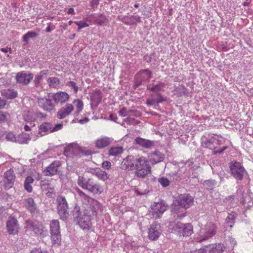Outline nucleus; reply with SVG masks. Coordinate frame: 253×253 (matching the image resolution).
Segmentation results:
<instances>
[{
    "label": "nucleus",
    "instance_id": "obj_34",
    "mask_svg": "<svg viewBox=\"0 0 253 253\" xmlns=\"http://www.w3.org/2000/svg\"><path fill=\"white\" fill-rule=\"evenodd\" d=\"M31 139L29 134L22 133L16 136V143L19 144H27Z\"/></svg>",
    "mask_w": 253,
    "mask_h": 253
},
{
    "label": "nucleus",
    "instance_id": "obj_5",
    "mask_svg": "<svg viewBox=\"0 0 253 253\" xmlns=\"http://www.w3.org/2000/svg\"><path fill=\"white\" fill-rule=\"evenodd\" d=\"M217 227L212 222L208 223L200 232L199 242H202L213 237L216 233Z\"/></svg>",
    "mask_w": 253,
    "mask_h": 253
},
{
    "label": "nucleus",
    "instance_id": "obj_39",
    "mask_svg": "<svg viewBox=\"0 0 253 253\" xmlns=\"http://www.w3.org/2000/svg\"><path fill=\"white\" fill-rule=\"evenodd\" d=\"M47 82L50 87L57 88L61 84V81L56 77H50Z\"/></svg>",
    "mask_w": 253,
    "mask_h": 253
},
{
    "label": "nucleus",
    "instance_id": "obj_32",
    "mask_svg": "<svg viewBox=\"0 0 253 253\" xmlns=\"http://www.w3.org/2000/svg\"><path fill=\"white\" fill-rule=\"evenodd\" d=\"M93 174L99 179L106 181L109 178V175L105 171L98 168L94 170Z\"/></svg>",
    "mask_w": 253,
    "mask_h": 253
},
{
    "label": "nucleus",
    "instance_id": "obj_22",
    "mask_svg": "<svg viewBox=\"0 0 253 253\" xmlns=\"http://www.w3.org/2000/svg\"><path fill=\"white\" fill-rule=\"evenodd\" d=\"M134 160L133 157H127L122 163L121 169L125 170H133L134 169Z\"/></svg>",
    "mask_w": 253,
    "mask_h": 253
},
{
    "label": "nucleus",
    "instance_id": "obj_49",
    "mask_svg": "<svg viewBox=\"0 0 253 253\" xmlns=\"http://www.w3.org/2000/svg\"><path fill=\"white\" fill-rule=\"evenodd\" d=\"M16 136L12 132L8 133L6 135V139L16 143Z\"/></svg>",
    "mask_w": 253,
    "mask_h": 253
},
{
    "label": "nucleus",
    "instance_id": "obj_23",
    "mask_svg": "<svg viewBox=\"0 0 253 253\" xmlns=\"http://www.w3.org/2000/svg\"><path fill=\"white\" fill-rule=\"evenodd\" d=\"M112 138L108 137H102L98 139L95 141V147L98 149L104 148L110 145L113 142Z\"/></svg>",
    "mask_w": 253,
    "mask_h": 253
},
{
    "label": "nucleus",
    "instance_id": "obj_30",
    "mask_svg": "<svg viewBox=\"0 0 253 253\" xmlns=\"http://www.w3.org/2000/svg\"><path fill=\"white\" fill-rule=\"evenodd\" d=\"M38 104L44 110L47 111H50L53 109L51 101L46 98H40L38 100Z\"/></svg>",
    "mask_w": 253,
    "mask_h": 253
},
{
    "label": "nucleus",
    "instance_id": "obj_60",
    "mask_svg": "<svg viewBox=\"0 0 253 253\" xmlns=\"http://www.w3.org/2000/svg\"><path fill=\"white\" fill-rule=\"evenodd\" d=\"M191 253H207V250L205 249L201 248L198 250H195Z\"/></svg>",
    "mask_w": 253,
    "mask_h": 253
},
{
    "label": "nucleus",
    "instance_id": "obj_33",
    "mask_svg": "<svg viewBox=\"0 0 253 253\" xmlns=\"http://www.w3.org/2000/svg\"><path fill=\"white\" fill-rule=\"evenodd\" d=\"M166 85L165 83L161 82L155 85L153 84L151 87L149 85H147V89L155 92L157 94V93H160L159 92L164 91L163 88L165 87Z\"/></svg>",
    "mask_w": 253,
    "mask_h": 253
},
{
    "label": "nucleus",
    "instance_id": "obj_2",
    "mask_svg": "<svg viewBox=\"0 0 253 253\" xmlns=\"http://www.w3.org/2000/svg\"><path fill=\"white\" fill-rule=\"evenodd\" d=\"M135 175L137 177L145 178L151 172V167L148 161L143 157L134 160Z\"/></svg>",
    "mask_w": 253,
    "mask_h": 253
},
{
    "label": "nucleus",
    "instance_id": "obj_18",
    "mask_svg": "<svg viewBox=\"0 0 253 253\" xmlns=\"http://www.w3.org/2000/svg\"><path fill=\"white\" fill-rule=\"evenodd\" d=\"M96 203L95 205H90L83 211L86 216L90 217L91 220L96 216L97 211L100 208L99 203L97 201H96Z\"/></svg>",
    "mask_w": 253,
    "mask_h": 253
},
{
    "label": "nucleus",
    "instance_id": "obj_54",
    "mask_svg": "<svg viewBox=\"0 0 253 253\" xmlns=\"http://www.w3.org/2000/svg\"><path fill=\"white\" fill-rule=\"evenodd\" d=\"M156 96L157 98L155 99L157 104L166 100V99H165L160 93H157V94H156Z\"/></svg>",
    "mask_w": 253,
    "mask_h": 253
},
{
    "label": "nucleus",
    "instance_id": "obj_48",
    "mask_svg": "<svg viewBox=\"0 0 253 253\" xmlns=\"http://www.w3.org/2000/svg\"><path fill=\"white\" fill-rule=\"evenodd\" d=\"M74 102V103H76V106L78 109V112L79 113L83 109V101L80 99H77V100H75Z\"/></svg>",
    "mask_w": 253,
    "mask_h": 253
},
{
    "label": "nucleus",
    "instance_id": "obj_20",
    "mask_svg": "<svg viewBox=\"0 0 253 253\" xmlns=\"http://www.w3.org/2000/svg\"><path fill=\"white\" fill-rule=\"evenodd\" d=\"M92 180V178H89L85 175H81L78 176L77 182L82 188L87 190Z\"/></svg>",
    "mask_w": 253,
    "mask_h": 253
},
{
    "label": "nucleus",
    "instance_id": "obj_44",
    "mask_svg": "<svg viewBox=\"0 0 253 253\" xmlns=\"http://www.w3.org/2000/svg\"><path fill=\"white\" fill-rule=\"evenodd\" d=\"M9 118L10 115L8 113L0 111V124L7 122Z\"/></svg>",
    "mask_w": 253,
    "mask_h": 253
},
{
    "label": "nucleus",
    "instance_id": "obj_51",
    "mask_svg": "<svg viewBox=\"0 0 253 253\" xmlns=\"http://www.w3.org/2000/svg\"><path fill=\"white\" fill-rule=\"evenodd\" d=\"M100 0H89L90 6L91 8L95 10L99 4Z\"/></svg>",
    "mask_w": 253,
    "mask_h": 253
},
{
    "label": "nucleus",
    "instance_id": "obj_31",
    "mask_svg": "<svg viewBox=\"0 0 253 253\" xmlns=\"http://www.w3.org/2000/svg\"><path fill=\"white\" fill-rule=\"evenodd\" d=\"M135 75H139L140 78H142V81L143 82L145 81V80L149 82L152 78V73L149 69H143L140 70L138 73L136 74Z\"/></svg>",
    "mask_w": 253,
    "mask_h": 253
},
{
    "label": "nucleus",
    "instance_id": "obj_43",
    "mask_svg": "<svg viewBox=\"0 0 253 253\" xmlns=\"http://www.w3.org/2000/svg\"><path fill=\"white\" fill-rule=\"evenodd\" d=\"M24 120L27 122H32L36 120L35 113L28 112L24 116Z\"/></svg>",
    "mask_w": 253,
    "mask_h": 253
},
{
    "label": "nucleus",
    "instance_id": "obj_47",
    "mask_svg": "<svg viewBox=\"0 0 253 253\" xmlns=\"http://www.w3.org/2000/svg\"><path fill=\"white\" fill-rule=\"evenodd\" d=\"M143 81H142V78H140L139 75H135L134 77V87L136 88L142 84Z\"/></svg>",
    "mask_w": 253,
    "mask_h": 253
},
{
    "label": "nucleus",
    "instance_id": "obj_27",
    "mask_svg": "<svg viewBox=\"0 0 253 253\" xmlns=\"http://www.w3.org/2000/svg\"><path fill=\"white\" fill-rule=\"evenodd\" d=\"M52 124L48 122H44L39 126L38 133L41 136H43L48 132H52Z\"/></svg>",
    "mask_w": 253,
    "mask_h": 253
},
{
    "label": "nucleus",
    "instance_id": "obj_56",
    "mask_svg": "<svg viewBox=\"0 0 253 253\" xmlns=\"http://www.w3.org/2000/svg\"><path fill=\"white\" fill-rule=\"evenodd\" d=\"M30 253H49L47 251L42 249L41 248H35L31 251Z\"/></svg>",
    "mask_w": 253,
    "mask_h": 253
},
{
    "label": "nucleus",
    "instance_id": "obj_25",
    "mask_svg": "<svg viewBox=\"0 0 253 253\" xmlns=\"http://www.w3.org/2000/svg\"><path fill=\"white\" fill-rule=\"evenodd\" d=\"M1 95L7 99H13L17 97V91L14 89L7 88L1 91Z\"/></svg>",
    "mask_w": 253,
    "mask_h": 253
},
{
    "label": "nucleus",
    "instance_id": "obj_63",
    "mask_svg": "<svg viewBox=\"0 0 253 253\" xmlns=\"http://www.w3.org/2000/svg\"><path fill=\"white\" fill-rule=\"evenodd\" d=\"M146 102L147 104L148 105H153L156 103V101L155 99H147Z\"/></svg>",
    "mask_w": 253,
    "mask_h": 253
},
{
    "label": "nucleus",
    "instance_id": "obj_15",
    "mask_svg": "<svg viewBox=\"0 0 253 253\" xmlns=\"http://www.w3.org/2000/svg\"><path fill=\"white\" fill-rule=\"evenodd\" d=\"M15 175L13 171L11 170L6 171L4 174V187L5 189L8 190L12 187L15 181Z\"/></svg>",
    "mask_w": 253,
    "mask_h": 253
},
{
    "label": "nucleus",
    "instance_id": "obj_42",
    "mask_svg": "<svg viewBox=\"0 0 253 253\" xmlns=\"http://www.w3.org/2000/svg\"><path fill=\"white\" fill-rule=\"evenodd\" d=\"M235 216L233 214H229L225 219V222L228 225L230 229H231L234 225Z\"/></svg>",
    "mask_w": 253,
    "mask_h": 253
},
{
    "label": "nucleus",
    "instance_id": "obj_36",
    "mask_svg": "<svg viewBox=\"0 0 253 253\" xmlns=\"http://www.w3.org/2000/svg\"><path fill=\"white\" fill-rule=\"evenodd\" d=\"M34 179L31 176H28L25 178L24 183V187L25 190L28 192L31 193L33 191V188L31 184L33 183Z\"/></svg>",
    "mask_w": 253,
    "mask_h": 253
},
{
    "label": "nucleus",
    "instance_id": "obj_4",
    "mask_svg": "<svg viewBox=\"0 0 253 253\" xmlns=\"http://www.w3.org/2000/svg\"><path fill=\"white\" fill-rule=\"evenodd\" d=\"M229 166L230 174L237 180H243L244 176L248 174L247 170L240 162L232 161L229 164Z\"/></svg>",
    "mask_w": 253,
    "mask_h": 253
},
{
    "label": "nucleus",
    "instance_id": "obj_50",
    "mask_svg": "<svg viewBox=\"0 0 253 253\" xmlns=\"http://www.w3.org/2000/svg\"><path fill=\"white\" fill-rule=\"evenodd\" d=\"M67 85L73 88L75 93H77L79 88L78 86L76 85L75 82L73 81L68 82L67 83Z\"/></svg>",
    "mask_w": 253,
    "mask_h": 253
},
{
    "label": "nucleus",
    "instance_id": "obj_64",
    "mask_svg": "<svg viewBox=\"0 0 253 253\" xmlns=\"http://www.w3.org/2000/svg\"><path fill=\"white\" fill-rule=\"evenodd\" d=\"M134 120V118L127 117L124 120V121L126 122L127 124L130 125L132 123V122Z\"/></svg>",
    "mask_w": 253,
    "mask_h": 253
},
{
    "label": "nucleus",
    "instance_id": "obj_61",
    "mask_svg": "<svg viewBox=\"0 0 253 253\" xmlns=\"http://www.w3.org/2000/svg\"><path fill=\"white\" fill-rule=\"evenodd\" d=\"M109 118L111 121L117 123L118 117L116 115L111 114L110 115Z\"/></svg>",
    "mask_w": 253,
    "mask_h": 253
},
{
    "label": "nucleus",
    "instance_id": "obj_21",
    "mask_svg": "<svg viewBox=\"0 0 253 253\" xmlns=\"http://www.w3.org/2000/svg\"><path fill=\"white\" fill-rule=\"evenodd\" d=\"M134 141L135 143L145 149H150L154 146V141L142 138L140 137H136Z\"/></svg>",
    "mask_w": 253,
    "mask_h": 253
},
{
    "label": "nucleus",
    "instance_id": "obj_29",
    "mask_svg": "<svg viewBox=\"0 0 253 253\" xmlns=\"http://www.w3.org/2000/svg\"><path fill=\"white\" fill-rule=\"evenodd\" d=\"M69 95L65 92H59L53 96V99L56 103H64L69 99Z\"/></svg>",
    "mask_w": 253,
    "mask_h": 253
},
{
    "label": "nucleus",
    "instance_id": "obj_1",
    "mask_svg": "<svg viewBox=\"0 0 253 253\" xmlns=\"http://www.w3.org/2000/svg\"><path fill=\"white\" fill-rule=\"evenodd\" d=\"M194 204V198L189 194L179 195L174 201L171 212L175 220L181 219L186 216V209Z\"/></svg>",
    "mask_w": 253,
    "mask_h": 253
},
{
    "label": "nucleus",
    "instance_id": "obj_37",
    "mask_svg": "<svg viewBox=\"0 0 253 253\" xmlns=\"http://www.w3.org/2000/svg\"><path fill=\"white\" fill-rule=\"evenodd\" d=\"M48 72V70H45L40 72V74L35 77L34 83L36 87H38L44 76Z\"/></svg>",
    "mask_w": 253,
    "mask_h": 253
},
{
    "label": "nucleus",
    "instance_id": "obj_24",
    "mask_svg": "<svg viewBox=\"0 0 253 253\" xmlns=\"http://www.w3.org/2000/svg\"><path fill=\"white\" fill-rule=\"evenodd\" d=\"M150 157V162L152 164H155L163 162L165 158V155L157 150L151 153Z\"/></svg>",
    "mask_w": 253,
    "mask_h": 253
},
{
    "label": "nucleus",
    "instance_id": "obj_9",
    "mask_svg": "<svg viewBox=\"0 0 253 253\" xmlns=\"http://www.w3.org/2000/svg\"><path fill=\"white\" fill-rule=\"evenodd\" d=\"M117 20L122 22L124 24L127 26H136L137 23L142 22L141 17L139 15H120L117 16Z\"/></svg>",
    "mask_w": 253,
    "mask_h": 253
},
{
    "label": "nucleus",
    "instance_id": "obj_16",
    "mask_svg": "<svg viewBox=\"0 0 253 253\" xmlns=\"http://www.w3.org/2000/svg\"><path fill=\"white\" fill-rule=\"evenodd\" d=\"M61 166V162L54 161L43 171L46 176H53L58 172V168Z\"/></svg>",
    "mask_w": 253,
    "mask_h": 253
},
{
    "label": "nucleus",
    "instance_id": "obj_62",
    "mask_svg": "<svg viewBox=\"0 0 253 253\" xmlns=\"http://www.w3.org/2000/svg\"><path fill=\"white\" fill-rule=\"evenodd\" d=\"M6 104V100L0 98V109L3 108Z\"/></svg>",
    "mask_w": 253,
    "mask_h": 253
},
{
    "label": "nucleus",
    "instance_id": "obj_19",
    "mask_svg": "<svg viewBox=\"0 0 253 253\" xmlns=\"http://www.w3.org/2000/svg\"><path fill=\"white\" fill-rule=\"evenodd\" d=\"M74 110V106L71 104H67L61 108L57 112L56 117L59 119H63L70 114Z\"/></svg>",
    "mask_w": 253,
    "mask_h": 253
},
{
    "label": "nucleus",
    "instance_id": "obj_40",
    "mask_svg": "<svg viewBox=\"0 0 253 253\" xmlns=\"http://www.w3.org/2000/svg\"><path fill=\"white\" fill-rule=\"evenodd\" d=\"M38 37V34L34 31H29L22 37L24 45H26L29 42V39L30 38H35Z\"/></svg>",
    "mask_w": 253,
    "mask_h": 253
},
{
    "label": "nucleus",
    "instance_id": "obj_13",
    "mask_svg": "<svg viewBox=\"0 0 253 253\" xmlns=\"http://www.w3.org/2000/svg\"><path fill=\"white\" fill-rule=\"evenodd\" d=\"M27 227L32 230L36 234L43 235V226L37 220H28L26 221Z\"/></svg>",
    "mask_w": 253,
    "mask_h": 253
},
{
    "label": "nucleus",
    "instance_id": "obj_52",
    "mask_svg": "<svg viewBox=\"0 0 253 253\" xmlns=\"http://www.w3.org/2000/svg\"><path fill=\"white\" fill-rule=\"evenodd\" d=\"M75 23L78 26L79 30H81L82 28L88 26V24L86 22L83 21H77L75 22Z\"/></svg>",
    "mask_w": 253,
    "mask_h": 253
},
{
    "label": "nucleus",
    "instance_id": "obj_53",
    "mask_svg": "<svg viewBox=\"0 0 253 253\" xmlns=\"http://www.w3.org/2000/svg\"><path fill=\"white\" fill-rule=\"evenodd\" d=\"M111 163L109 161H105L102 163L101 167L105 169L109 170L111 168Z\"/></svg>",
    "mask_w": 253,
    "mask_h": 253
},
{
    "label": "nucleus",
    "instance_id": "obj_12",
    "mask_svg": "<svg viewBox=\"0 0 253 253\" xmlns=\"http://www.w3.org/2000/svg\"><path fill=\"white\" fill-rule=\"evenodd\" d=\"M6 230L9 234L16 235L20 229L17 219L14 217H9L6 221Z\"/></svg>",
    "mask_w": 253,
    "mask_h": 253
},
{
    "label": "nucleus",
    "instance_id": "obj_59",
    "mask_svg": "<svg viewBox=\"0 0 253 253\" xmlns=\"http://www.w3.org/2000/svg\"><path fill=\"white\" fill-rule=\"evenodd\" d=\"M226 149H227V147H226V146L224 147L220 150L214 151L213 152V154L214 155L217 154H222Z\"/></svg>",
    "mask_w": 253,
    "mask_h": 253
},
{
    "label": "nucleus",
    "instance_id": "obj_41",
    "mask_svg": "<svg viewBox=\"0 0 253 253\" xmlns=\"http://www.w3.org/2000/svg\"><path fill=\"white\" fill-rule=\"evenodd\" d=\"M123 152V148L122 147H113L109 149L108 154L110 156H117Z\"/></svg>",
    "mask_w": 253,
    "mask_h": 253
},
{
    "label": "nucleus",
    "instance_id": "obj_28",
    "mask_svg": "<svg viewBox=\"0 0 253 253\" xmlns=\"http://www.w3.org/2000/svg\"><path fill=\"white\" fill-rule=\"evenodd\" d=\"M218 140L215 138L211 137L210 139H206L202 142V146L206 148L213 149L216 148L218 144Z\"/></svg>",
    "mask_w": 253,
    "mask_h": 253
},
{
    "label": "nucleus",
    "instance_id": "obj_57",
    "mask_svg": "<svg viewBox=\"0 0 253 253\" xmlns=\"http://www.w3.org/2000/svg\"><path fill=\"white\" fill-rule=\"evenodd\" d=\"M46 115L41 112L35 113L36 119L38 118H45Z\"/></svg>",
    "mask_w": 253,
    "mask_h": 253
},
{
    "label": "nucleus",
    "instance_id": "obj_38",
    "mask_svg": "<svg viewBox=\"0 0 253 253\" xmlns=\"http://www.w3.org/2000/svg\"><path fill=\"white\" fill-rule=\"evenodd\" d=\"M216 184V181L214 179L205 180L203 183L204 188L210 191H211L213 189Z\"/></svg>",
    "mask_w": 253,
    "mask_h": 253
},
{
    "label": "nucleus",
    "instance_id": "obj_7",
    "mask_svg": "<svg viewBox=\"0 0 253 253\" xmlns=\"http://www.w3.org/2000/svg\"><path fill=\"white\" fill-rule=\"evenodd\" d=\"M162 233L160 223L154 222L150 225L148 229V238L151 241H156L159 239Z\"/></svg>",
    "mask_w": 253,
    "mask_h": 253
},
{
    "label": "nucleus",
    "instance_id": "obj_11",
    "mask_svg": "<svg viewBox=\"0 0 253 253\" xmlns=\"http://www.w3.org/2000/svg\"><path fill=\"white\" fill-rule=\"evenodd\" d=\"M33 77L34 75L33 73L26 71H21L16 74L15 79L17 84L26 85L29 84L33 79Z\"/></svg>",
    "mask_w": 253,
    "mask_h": 253
},
{
    "label": "nucleus",
    "instance_id": "obj_10",
    "mask_svg": "<svg viewBox=\"0 0 253 253\" xmlns=\"http://www.w3.org/2000/svg\"><path fill=\"white\" fill-rule=\"evenodd\" d=\"M167 208L168 205L163 200L155 203L152 208L153 217L155 218L161 217L163 213L167 210Z\"/></svg>",
    "mask_w": 253,
    "mask_h": 253
},
{
    "label": "nucleus",
    "instance_id": "obj_3",
    "mask_svg": "<svg viewBox=\"0 0 253 253\" xmlns=\"http://www.w3.org/2000/svg\"><path fill=\"white\" fill-rule=\"evenodd\" d=\"M72 213L74 220L77 222L81 228L83 229H89L91 225V220L90 217L81 211L79 206L76 205L74 207Z\"/></svg>",
    "mask_w": 253,
    "mask_h": 253
},
{
    "label": "nucleus",
    "instance_id": "obj_45",
    "mask_svg": "<svg viewBox=\"0 0 253 253\" xmlns=\"http://www.w3.org/2000/svg\"><path fill=\"white\" fill-rule=\"evenodd\" d=\"M75 192L78 194V195L82 198L85 200H88L89 197L85 194L83 191H82L79 188L76 187L75 188Z\"/></svg>",
    "mask_w": 253,
    "mask_h": 253
},
{
    "label": "nucleus",
    "instance_id": "obj_6",
    "mask_svg": "<svg viewBox=\"0 0 253 253\" xmlns=\"http://www.w3.org/2000/svg\"><path fill=\"white\" fill-rule=\"evenodd\" d=\"M57 212L60 218L63 220L67 219L69 216L68 205L65 198L58 196L57 198Z\"/></svg>",
    "mask_w": 253,
    "mask_h": 253
},
{
    "label": "nucleus",
    "instance_id": "obj_58",
    "mask_svg": "<svg viewBox=\"0 0 253 253\" xmlns=\"http://www.w3.org/2000/svg\"><path fill=\"white\" fill-rule=\"evenodd\" d=\"M224 249L225 247L223 245L221 244H219L216 247V249L217 250L218 253H222L223 252Z\"/></svg>",
    "mask_w": 253,
    "mask_h": 253
},
{
    "label": "nucleus",
    "instance_id": "obj_55",
    "mask_svg": "<svg viewBox=\"0 0 253 253\" xmlns=\"http://www.w3.org/2000/svg\"><path fill=\"white\" fill-rule=\"evenodd\" d=\"M63 127V124L62 123H59L56 124L54 127L52 125V129L51 132H53L55 131H57L59 130H60Z\"/></svg>",
    "mask_w": 253,
    "mask_h": 253
},
{
    "label": "nucleus",
    "instance_id": "obj_26",
    "mask_svg": "<svg viewBox=\"0 0 253 253\" xmlns=\"http://www.w3.org/2000/svg\"><path fill=\"white\" fill-rule=\"evenodd\" d=\"M87 190L94 194H100L103 191V188L99 183L95 182L93 179Z\"/></svg>",
    "mask_w": 253,
    "mask_h": 253
},
{
    "label": "nucleus",
    "instance_id": "obj_14",
    "mask_svg": "<svg viewBox=\"0 0 253 253\" xmlns=\"http://www.w3.org/2000/svg\"><path fill=\"white\" fill-rule=\"evenodd\" d=\"M175 228L178 229V232L183 236H190L193 232L192 226L190 223L183 224L178 222L175 224Z\"/></svg>",
    "mask_w": 253,
    "mask_h": 253
},
{
    "label": "nucleus",
    "instance_id": "obj_8",
    "mask_svg": "<svg viewBox=\"0 0 253 253\" xmlns=\"http://www.w3.org/2000/svg\"><path fill=\"white\" fill-rule=\"evenodd\" d=\"M50 231L51 239L53 243L60 242L61 234L60 231L59 222L57 220H53L50 223Z\"/></svg>",
    "mask_w": 253,
    "mask_h": 253
},
{
    "label": "nucleus",
    "instance_id": "obj_46",
    "mask_svg": "<svg viewBox=\"0 0 253 253\" xmlns=\"http://www.w3.org/2000/svg\"><path fill=\"white\" fill-rule=\"evenodd\" d=\"M158 181L159 183H160L162 186H163L164 187H168L169 185V180L164 177H162L158 179Z\"/></svg>",
    "mask_w": 253,
    "mask_h": 253
},
{
    "label": "nucleus",
    "instance_id": "obj_35",
    "mask_svg": "<svg viewBox=\"0 0 253 253\" xmlns=\"http://www.w3.org/2000/svg\"><path fill=\"white\" fill-rule=\"evenodd\" d=\"M130 112H134V114H133V116L136 117H140L141 115L140 112L136 110L131 109L127 110L126 108L125 107H123L122 109H121L118 112V113L119 115H120L122 117H126L128 116Z\"/></svg>",
    "mask_w": 253,
    "mask_h": 253
},
{
    "label": "nucleus",
    "instance_id": "obj_17",
    "mask_svg": "<svg viewBox=\"0 0 253 253\" xmlns=\"http://www.w3.org/2000/svg\"><path fill=\"white\" fill-rule=\"evenodd\" d=\"M25 207L29 211L32 216L39 213V210L32 198H28L25 200Z\"/></svg>",
    "mask_w": 253,
    "mask_h": 253
}]
</instances>
